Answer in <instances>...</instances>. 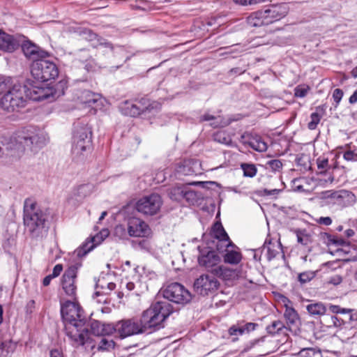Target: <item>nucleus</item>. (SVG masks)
<instances>
[{
  "label": "nucleus",
  "mask_w": 357,
  "mask_h": 357,
  "mask_svg": "<svg viewBox=\"0 0 357 357\" xmlns=\"http://www.w3.org/2000/svg\"><path fill=\"white\" fill-rule=\"evenodd\" d=\"M61 314L66 335L72 344L77 347L89 342L90 333L86 325L87 319L79 303L75 300L61 303Z\"/></svg>",
  "instance_id": "f257e3e1"
},
{
  "label": "nucleus",
  "mask_w": 357,
  "mask_h": 357,
  "mask_svg": "<svg viewBox=\"0 0 357 357\" xmlns=\"http://www.w3.org/2000/svg\"><path fill=\"white\" fill-rule=\"evenodd\" d=\"M23 222L32 238L42 239L47 235L49 226L47 210L40 207L32 198L24 200Z\"/></svg>",
  "instance_id": "f03ea898"
},
{
  "label": "nucleus",
  "mask_w": 357,
  "mask_h": 357,
  "mask_svg": "<svg viewBox=\"0 0 357 357\" xmlns=\"http://www.w3.org/2000/svg\"><path fill=\"white\" fill-rule=\"evenodd\" d=\"M173 312L172 305L167 301H158L144 310L139 322L144 333H151L163 327L165 320Z\"/></svg>",
  "instance_id": "7ed1b4c3"
},
{
  "label": "nucleus",
  "mask_w": 357,
  "mask_h": 357,
  "mask_svg": "<svg viewBox=\"0 0 357 357\" xmlns=\"http://www.w3.org/2000/svg\"><path fill=\"white\" fill-rule=\"evenodd\" d=\"M27 91L29 86L26 84H11L0 100L1 107L8 112L24 107L28 100Z\"/></svg>",
  "instance_id": "20e7f679"
},
{
  "label": "nucleus",
  "mask_w": 357,
  "mask_h": 357,
  "mask_svg": "<svg viewBox=\"0 0 357 357\" xmlns=\"http://www.w3.org/2000/svg\"><path fill=\"white\" fill-rule=\"evenodd\" d=\"M31 73L36 80L45 82L55 79L59 75V69L53 61L40 59L32 63Z\"/></svg>",
  "instance_id": "39448f33"
},
{
  "label": "nucleus",
  "mask_w": 357,
  "mask_h": 357,
  "mask_svg": "<svg viewBox=\"0 0 357 357\" xmlns=\"http://www.w3.org/2000/svg\"><path fill=\"white\" fill-rule=\"evenodd\" d=\"M92 148V131L87 126L77 128L74 133L73 154L79 157L84 152H90Z\"/></svg>",
  "instance_id": "423d86ee"
},
{
  "label": "nucleus",
  "mask_w": 357,
  "mask_h": 357,
  "mask_svg": "<svg viewBox=\"0 0 357 357\" xmlns=\"http://www.w3.org/2000/svg\"><path fill=\"white\" fill-rule=\"evenodd\" d=\"M162 205V197L157 193H152L139 199L135 208L145 216H153L160 211Z\"/></svg>",
  "instance_id": "0eeeda50"
},
{
  "label": "nucleus",
  "mask_w": 357,
  "mask_h": 357,
  "mask_svg": "<svg viewBox=\"0 0 357 357\" xmlns=\"http://www.w3.org/2000/svg\"><path fill=\"white\" fill-rule=\"evenodd\" d=\"M163 296L169 301L178 304H185L191 300V294L182 284L174 282L163 291Z\"/></svg>",
  "instance_id": "6e6552de"
},
{
  "label": "nucleus",
  "mask_w": 357,
  "mask_h": 357,
  "mask_svg": "<svg viewBox=\"0 0 357 357\" xmlns=\"http://www.w3.org/2000/svg\"><path fill=\"white\" fill-rule=\"evenodd\" d=\"M39 139L37 130L33 127L24 128L15 133V140L17 149L23 152L25 149L31 148L33 144H37Z\"/></svg>",
  "instance_id": "1a4fd4ad"
},
{
  "label": "nucleus",
  "mask_w": 357,
  "mask_h": 357,
  "mask_svg": "<svg viewBox=\"0 0 357 357\" xmlns=\"http://www.w3.org/2000/svg\"><path fill=\"white\" fill-rule=\"evenodd\" d=\"M77 275V268L69 266L64 272L61 278V286L65 294L73 300L76 299L77 286L75 280Z\"/></svg>",
  "instance_id": "9d476101"
},
{
  "label": "nucleus",
  "mask_w": 357,
  "mask_h": 357,
  "mask_svg": "<svg viewBox=\"0 0 357 357\" xmlns=\"http://www.w3.org/2000/svg\"><path fill=\"white\" fill-rule=\"evenodd\" d=\"M115 331L122 338L144 333L139 320L135 319H124L119 321Z\"/></svg>",
  "instance_id": "9b49d317"
},
{
  "label": "nucleus",
  "mask_w": 357,
  "mask_h": 357,
  "mask_svg": "<svg viewBox=\"0 0 357 357\" xmlns=\"http://www.w3.org/2000/svg\"><path fill=\"white\" fill-rule=\"evenodd\" d=\"M289 8L287 3L271 5L264 10L266 24L270 25L284 18L289 13Z\"/></svg>",
  "instance_id": "f8f14e48"
},
{
  "label": "nucleus",
  "mask_w": 357,
  "mask_h": 357,
  "mask_svg": "<svg viewBox=\"0 0 357 357\" xmlns=\"http://www.w3.org/2000/svg\"><path fill=\"white\" fill-rule=\"evenodd\" d=\"M219 284V282L215 278V276L208 274L202 275L195 282V287L202 295H208L209 293L215 292Z\"/></svg>",
  "instance_id": "ddd939ff"
},
{
  "label": "nucleus",
  "mask_w": 357,
  "mask_h": 357,
  "mask_svg": "<svg viewBox=\"0 0 357 357\" xmlns=\"http://www.w3.org/2000/svg\"><path fill=\"white\" fill-rule=\"evenodd\" d=\"M128 232L132 237H145L150 234L149 226L142 220L132 217L128 221Z\"/></svg>",
  "instance_id": "4468645a"
},
{
  "label": "nucleus",
  "mask_w": 357,
  "mask_h": 357,
  "mask_svg": "<svg viewBox=\"0 0 357 357\" xmlns=\"http://www.w3.org/2000/svg\"><path fill=\"white\" fill-rule=\"evenodd\" d=\"M224 246L225 249L222 251L224 252L222 255L224 262L233 266L240 264L243 259L240 248L232 241H229Z\"/></svg>",
  "instance_id": "2eb2a0df"
},
{
  "label": "nucleus",
  "mask_w": 357,
  "mask_h": 357,
  "mask_svg": "<svg viewBox=\"0 0 357 357\" xmlns=\"http://www.w3.org/2000/svg\"><path fill=\"white\" fill-rule=\"evenodd\" d=\"M201 165L197 159H185L178 164L176 172L178 176H193L201 174Z\"/></svg>",
  "instance_id": "dca6fc26"
},
{
  "label": "nucleus",
  "mask_w": 357,
  "mask_h": 357,
  "mask_svg": "<svg viewBox=\"0 0 357 357\" xmlns=\"http://www.w3.org/2000/svg\"><path fill=\"white\" fill-rule=\"evenodd\" d=\"M221 261L219 255L214 250L202 251L198 257V263L200 266L204 267L211 273Z\"/></svg>",
  "instance_id": "f3484780"
},
{
  "label": "nucleus",
  "mask_w": 357,
  "mask_h": 357,
  "mask_svg": "<svg viewBox=\"0 0 357 357\" xmlns=\"http://www.w3.org/2000/svg\"><path fill=\"white\" fill-rule=\"evenodd\" d=\"M79 35L86 40L91 43L93 48L103 47L109 50H113V45L107 40L99 36L89 29H83L79 31Z\"/></svg>",
  "instance_id": "a211bd4d"
},
{
  "label": "nucleus",
  "mask_w": 357,
  "mask_h": 357,
  "mask_svg": "<svg viewBox=\"0 0 357 357\" xmlns=\"http://www.w3.org/2000/svg\"><path fill=\"white\" fill-rule=\"evenodd\" d=\"M22 50L25 56L33 62L40 59H46L49 56L46 51L29 40L23 43Z\"/></svg>",
  "instance_id": "6ab92c4d"
},
{
  "label": "nucleus",
  "mask_w": 357,
  "mask_h": 357,
  "mask_svg": "<svg viewBox=\"0 0 357 357\" xmlns=\"http://www.w3.org/2000/svg\"><path fill=\"white\" fill-rule=\"evenodd\" d=\"M209 234L213 238L218 240V243L216 245V249L219 252H222V246L221 244H226L229 241H231L225 230L222 223L219 221L215 222L212 225Z\"/></svg>",
  "instance_id": "aec40b11"
},
{
  "label": "nucleus",
  "mask_w": 357,
  "mask_h": 357,
  "mask_svg": "<svg viewBox=\"0 0 357 357\" xmlns=\"http://www.w3.org/2000/svg\"><path fill=\"white\" fill-rule=\"evenodd\" d=\"M211 274L225 281H233L238 278L237 270L220 264L211 271Z\"/></svg>",
  "instance_id": "412c9836"
},
{
  "label": "nucleus",
  "mask_w": 357,
  "mask_h": 357,
  "mask_svg": "<svg viewBox=\"0 0 357 357\" xmlns=\"http://www.w3.org/2000/svg\"><path fill=\"white\" fill-rule=\"evenodd\" d=\"M141 99L134 101L126 100L121 107L122 114L126 116L136 117L143 114Z\"/></svg>",
  "instance_id": "4be33fe9"
},
{
  "label": "nucleus",
  "mask_w": 357,
  "mask_h": 357,
  "mask_svg": "<svg viewBox=\"0 0 357 357\" xmlns=\"http://www.w3.org/2000/svg\"><path fill=\"white\" fill-rule=\"evenodd\" d=\"M28 100L34 101H40L47 99L50 97L49 89L36 85H31L29 86V91H27Z\"/></svg>",
  "instance_id": "5701e85b"
},
{
  "label": "nucleus",
  "mask_w": 357,
  "mask_h": 357,
  "mask_svg": "<svg viewBox=\"0 0 357 357\" xmlns=\"http://www.w3.org/2000/svg\"><path fill=\"white\" fill-rule=\"evenodd\" d=\"M115 328L110 324H105L98 321H93L91 324V331L96 336H106L113 333Z\"/></svg>",
  "instance_id": "b1692460"
},
{
  "label": "nucleus",
  "mask_w": 357,
  "mask_h": 357,
  "mask_svg": "<svg viewBox=\"0 0 357 357\" xmlns=\"http://www.w3.org/2000/svg\"><path fill=\"white\" fill-rule=\"evenodd\" d=\"M17 46L14 37L3 31H0V50L5 52H13Z\"/></svg>",
  "instance_id": "393cba45"
},
{
  "label": "nucleus",
  "mask_w": 357,
  "mask_h": 357,
  "mask_svg": "<svg viewBox=\"0 0 357 357\" xmlns=\"http://www.w3.org/2000/svg\"><path fill=\"white\" fill-rule=\"evenodd\" d=\"M285 311L284 313V317L286 319L287 324L289 328V330H292L291 327L298 326V324L299 323V316L296 310L292 307L289 306L288 304H285Z\"/></svg>",
  "instance_id": "a878e982"
},
{
  "label": "nucleus",
  "mask_w": 357,
  "mask_h": 357,
  "mask_svg": "<svg viewBox=\"0 0 357 357\" xmlns=\"http://www.w3.org/2000/svg\"><path fill=\"white\" fill-rule=\"evenodd\" d=\"M248 23L252 27H260L267 26L266 17L262 10L252 13L248 17Z\"/></svg>",
  "instance_id": "bb28decb"
},
{
  "label": "nucleus",
  "mask_w": 357,
  "mask_h": 357,
  "mask_svg": "<svg viewBox=\"0 0 357 357\" xmlns=\"http://www.w3.org/2000/svg\"><path fill=\"white\" fill-rule=\"evenodd\" d=\"M143 114L158 112L162 107L161 104L155 100H151L146 98H142Z\"/></svg>",
  "instance_id": "cd10ccee"
},
{
  "label": "nucleus",
  "mask_w": 357,
  "mask_h": 357,
  "mask_svg": "<svg viewBox=\"0 0 357 357\" xmlns=\"http://www.w3.org/2000/svg\"><path fill=\"white\" fill-rule=\"evenodd\" d=\"M306 309L308 313L313 317L324 315L326 312L325 305L321 302L309 304Z\"/></svg>",
  "instance_id": "c85d7f7f"
},
{
  "label": "nucleus",
  "mask_w": 357,
  "mask_h": 357,
  "mask_svg": "<svg viewBox=\"0 0 357 357\" xmlns=\"http://www.w3.org/2000/svg\"><path fill=\"white\" fill-rule=\"evenodd\" d=\"M248 144L252 149L259 152L266 151L268 148L266 143L259 136L250 138Z\"/></svg>",
  "instance_id": "c756f323"
},
{
  "label": "nucleus",
  "mask_w": 357,
  "mask_h": 357,
  "mask_svg": "<svg viewBox=\"0 0 357 357\" xmlns=\"http://www.w3.org/2000/svg\"><path fill=\"white\" fill-rule=\"evenodd\" d=\"M192 195V190H186L183 186H175L171 189L170 196L172 199L180 200L183 196Z\"/></svg>",
  "instance_id": "7c9ffc66"
},
{
  "label": "nucleus",
  "mask_w": 357,
  "mask_h": 357,
  "mask_svg": "<svg viewBox=\"0 0 357 357\" xmlns=\"http://www.w3.org/2000/svg\"><path fill=\"white\" fill-rule=\"evenodd\" d=\"M295 234L297 241L303 245H307L312 241V235L306 229H296Z\"/></svg>",
  "instance_id": "2f4dec72"
},
{
  "label": "nucleus",
  "mask_w": 357,
  "mask_h": 357,
  "mask_svg": "<svg viewBox=\"0 0 357 357\" xmlns=\"http://www.w3.org/2000/svg\"><path fill=\"white\" fill-rule=\"evenodd\" d=\"M240 166L245 177L253 178L257 175L258 170L255 164L243 162Z\"/></svg>",
  "instance_id": "473e14b6"
},
{
  "label": "nucleus",
  "mask_w": 357,
  "mask_h": 357,
  "mask_svg": "<svg viewBox=\"0 0 357 357\" xmlns=\"http://www.w3.org/2000/svg\"><path fill=\"white\" fill-rule=\"evenodd\" d=\"M214 140L226 145H229L232 142L230 135L225 130H219L213 135Z\"/></svg>",
  "instance_id": "72a5a7b5"
},
{
  "label": "nucleus",
  "mask_w": 357,
  "mask_h": 357,
  "mask_svg": "<svg viewBox=\"0 0 357 357\" xmlns=\"http://www.w3.org/2000/svg\"><path fill=\"white\" fill-rule=\"evenodd\" d=\"M284 329H286V327L283 322L280 320L273 321L266 327L268 333L271 335L278 334L281 333Z\"/></svg>",
  "instance_id": "f704fd0d"
},
{
  "label": "nucleus",
  "mask_w": 357,
  "mask_h": 357,
  "mask_svg": "<svg viewBox=\"0 0 357 357\" xmlns=\"http://www.w3.org/2000/svg\"><path fill=\"white\" fill-rule=\"evenodd\" d=\"M265 168L274 173H280L282 170L283 163L279 159H273L266 162Z\"/></svg>",
  "instance_id": "c9c22d12"
},
{
  "label": "nucleus",
  "mask_w": 357,
  "mask_h": 357,
  "mask_svg": "<svg viewBox=\"0 0 357 357\" xmlns=\"http://www.w3.org/2000/svg\"><path fill=\"white\" fill-rule=\"evenodd\" d=\"M298 356L300 357H322L321 352L314 348H305L301 349Z\"/></svg>",
  "instance_id": "e433bc0d"
},
{
  "label": "nucleus",
  "mask_w": 357,
  "mask_h": 357,
  "mask_svg": "<svg viewBox=\"0 0 357 357\" xmlns=\"http://www.w3.org/2000/svg\"><path fill=\"white\" fill-rule=\"evenodd\" d=\"M310 87L307 84H299L294 90V96L296 98H304L310 91Z\"/></svg>",
  "instance_id": "4c0bfd02"
},
{
  "label": "nucleus",
  "mask_w": 357,
  "mask_h": 357,
  "mask_svg": "<svg viewBox=\"0 0 357 357\" xmlns=\"http://www.w3.org/2000/svg\"><path fill=\"white\" fill-rule=\"evenodd\" d=\"M327 236V241L328 245H334L335 246H344L346 245V248H349V246L347 245V242L342 238H339L335 236L330 235L326 234Z\"/></svg>",
  "instance_id": "58836bf2"
},
{
  "label": "nucleus",
  "mask_w": 357,
  "mask_h": 357,
  "mask_svg": "<svg viewBox=\"0 0 357 357\" xmlns=\"http://www.w3.org/2000/svg\"><path fill=\"white\" fill-rule=\"evenodd\" d=\"M13 343L11 340L0 342V357L6 356L13 349Z\"/></svg>",
  "instance_id": "ea45409f"
},
{
  "label": "nucleus",
  "mask_w": 357,
  "mask_h": 357,
  "mask_svg": "<svg viewBox=\"0 0 357 357\" xmlns=\"http://www.w3.org/2000/svg\"><path fill=\"white\" fill-rule=\"evenodd\" d=\"M115 346V342L113 340H108L106 337H102L98 344V350L106 351L113 349Z\"/></svg>",
  "instance_id": "a19ab883"
},
{
  "label": "nucleus",
  "mask_w": 357,
  "mask_h": 357,
  "mask_svg": "<svg viewBox=\"0 0 357 357\" xmlns=\"http://www.w3.org/2000/svg\"><path fill=\"white\" fill-rule=\"evenodd\" d=\"M321 119V116L318 112H312L310 114V121L307 123V128L311 130H315L317 125L319 123Z\"/></svg>",
  "instance_id": "79ce46f5"
},
{
  "label": "nucleus",
  "mask_w": 357,
  "mask_h": 357,
  "mask_svg": "<svg viewBox=\"0 0 357 357\" xmlns=\"http://www.w3.org/2000/svg\"><path fill=\"white\" fill-rule=\"evenodd\" d=\"M98 238V236H94V237L91 238V239L90 241H89V242H86L85 243H84L82 245V247L80 248V250H79V255H80V252L82 251L83 252V254H86L89 252H90L91 250H93L95 246V243H97L96 238Z\"/></svg>",
  "instance_id": "37998d69"
},
{
  "label": "nucleus",
  "mask_w": 357,
  "mask_h": 357,
  "mask_svg": "<svg viewBox=\"0 0 357 357\" xmlns=\"http://www.w3.org/2000/svg\"><path fill=\"white\" fill-rule=\"evenodd\" d=\"M349 197V191L347 190H338L335 191L333 197L334 203L342 204L344 202V199Z\"/></svg>",
  "instance_id": "c03bdc74"
},
{
  "label": "nucleus",
  "mask_w": 357,
  "mask_h": 357,
  "mask_svg": "<svg viewBox=\"0 0 357 357\" xmlns=\"http://www.w3.org/2000/svg\"><path fill=\"white\" fill-rule=\"evenodd\" d=\"M228 334L229 336L243 335H244V331L243 330L242 326H240L239 323H238L237 324H234L229 328Z\"/></svg>",
  "instance_id": "a18cd8bd"
},
{
  "label": "nucleus",
  "mask_w": 357,
  "mask_h": 357,
  "mask_svg": "<svg viewBox=\"0 0 357 357\" xmlns=\"http://www.w3.org/2000/svg\"><path fill=\"white\" fill-rule=\"evenodd\" d=\"M256 344H259L261 347H265V354H270L273 351V349L268 346V342L266 341V337H263L260 339L255 340L253 342H252V346H255Z\"/></svg>",
  "instance_id": "49530a36"
},
{
  "label": "nucleus",
  "mask_w": 357,
  "mask_h": 357,
  "mask_svg": "<svg viewBox=\"0 0 357 357\" xmlns=\"http://www.w3.org/2000/svg\"><path fill=\"white\" fill-rule=\"evenodd\" d=\"M314 276L315 274L314 272L305 271L301 273L298 276V279L301 284H305L306 282H310L312 279L314 278Z\"/></svg>",
  "instance_id": "de8ad7c7"
},
{
  "label": "nucleus",
  "mask_w": 357,
  "mask_h": 357,
  "mask_svg": "<svg viewBox=\"0 0 357 357\" xmlns=\"http://www.w3.org/2000/svg\"><path fill=\"white\" fill-rule=\"evenodd\" d=\"M93 97H94V93H93L91 91H84L82 93L80 98H81V101L83 103L91 104V102H96V100H95V98Z\"/></svg>",
  "instance_id": "09e8293b"
},
{
  "label": "nucleus",
  "mask_w": 357,
  "mask_h": 357,
  "mask_svg": "<svg viewBox=\"0 0 357 357\" xmlns=\"http://www.w3.org/2000/svg\"><path fill=\"white\" fill-rule=\"evenodd\" d=\"M318 169L320 174L324 173L329 166L328 159L326 158L319 157L317 160Z\"/></svg>",
  "instance_id": "8fccbe9b"
},
{
  "label": "nucleus",
  "mask_w": 357,
  "mask_h": 357,
  "mask_svg": "<svg viewBox=\"0 0 357 357\" xmlns=\"http://www.w3.org/2000/svg\"><path fill=\"white\" fill-rule=\"evenodd\" d=\"M347 321L344 320L342 318L339 317L336 315H331L330 318V325L329 326L334 327H342L344 325Z\"/></svg>",
  "instance_id": "3c124183"
},
{
  "label": "nucleus",
  "mask_w": 357,
  "mask_h": 357,
  "mask_svg": "<svg viewBox=\"0 0 357 357\" xmlns=\"http://www.w3.org/2000/svg\"><path fill=\"white\" fill-rule=\"evenodd\" d=\"M259 326V324L253 322H247L242 326L244 334H249L255 331Z\"/></svg>",
  "instance_id": "603ef678"
},
{
  "label": "nucleus",
  "mask_w": 357,
  "mask_h": 357,
  "mask_svg": "<svg viewBox=\"0 0 357 357\" xmlns=\"http://www.w3.org/2000/svg\"><path fill=\"white\" fill-rule=\"evenodd\" d=\"M343 91L340 89H335L333 92V98L335 102L336 105H339L342 97H343Z\"/></svg>",
  "instance_id": "864d4df0"
},
{
  "label": "nucleus",
  "mask_w": 357,
  "mask_h": 357,
  "mask_svg": "<svg viewBox=\"0 0 357 357\" xmlns=\"http://www.w3.org/2000/svg\"><path fill=\"white\" fill-rule=\"evenodd\" d=\"M344 314L349 315V322L357 321V311L356 310L347 308Z\"/></svg>",
  "instance_id": "5fc2aeb1"
},
{
  "label": "nucleus",
  "mask_w": 357,
  "mask_h": 357,
  "mask_svg": "<svg viewBox=\"0 0 357 357\" xmlns=\"http://www.w3.org/2000/svg\"><path fill=\"white\" fill-rule=\"evenodd\" d=\"M343 158L347 161H357V154L352 151H347L344 153Z\"/></svg>",
  "instance_id": "6e6d98bb"
},
{
  "label": "nucleus",
  "mask_w": 357,
  "mask_h": 357,
  "mask_svg": "<svg viewBox=\"0 0 357 357\" xmlns=\"http://www.w3.org/2000/svg\"><path fill=\"white\" fill-rule=\"evenodd\" d=\"M10 84H11L9 83V80L0 77V94L3 92L6 93Z\"/></svg>",
  "instance_id": "4d7b16f0"
},
{
  "label": "nucleus",
  "mask_w": 357,
  "mask_h": 357,
  "mask_svg": "<svg viewBox=\"0 0 357 357\" xmlns=\"http://www.w3.org/2000/svg\"><path fill=\"white\" fill-rule=\"evenodd\" d=\"M101 288L103 289L102 294H109L112 291H113L116 288V284L114 282H108L107 283V287H105L103 284H101Z\"/></svg>",
  "instance_id": "13d9d810"
},
{
  "label": "nucleus",
  "mask_w": 357,
  "mask_h": 357,
  "mask_svg": "<svg viewBox=\"0 0 357 357\" xmlns=\"http://www.w3.org/2000/svg\"><path fill=\"white\" fill-rule=\"evenodd\" d=\"M346 309L336 305H331L329 307L330 311L334 314H344Z\"/></svg>",
  "instance_id": "bf43d9fd"
},
{
  "label": "nucleus",
  "mask_w": 357,
  "mask_h": 357,
  "mask_svg": "<svg viewBox=\"0 0 357 357\" xmlns=\"http://www.w3.org/2000/svg\"><path fill=\"white\" fill-rule=\"evenodd\" d=\"M63 271V265L58 264L54 266L52 273L50 274L54 278L58 277Z\"/></svg>",
  "instance_id": "052dcab7"
},
{
  "label": "nucleus",
  "mask_w": 357,
  "mask_h": 357,
  "mask_svg": "<svg viewBox=\"0 0 357 357\" xmlns=\"http://www.w3.org/2000/svg\"><path fill=\"white\" fill-rule=\"evenodd\" d=\"M317 222L320 225L328 226L332 224V219L330 217H321L317 220Z\"/></svg>",
  "instance_id": "680f3d73"
},
{
  "label": "nucleus",
  "mask_w": 357,
  "mask_h": 357,
  "mask_svg": "<svg viewBox=\"0 0 357 357\" xmlns=\"http://www.w3.org/2000/svg\"><path fill=\"white\" fill-rule=\"evenodd\" d=\"M278 252L271 246L267 247V259L271 260L276 257Z\"/></svg>",
  "instance_id": "e2e57ef3"
},
{
  "label": "nucleus",
  "mask_w": 357,
  "mask_h": 357,
  "mask_svg": "<svg viewBox=\"0 0 357 357\" xmlns=\"http://www.w3.org/2000/svg\"><path fill=\"white\" fill-rule=\"evenodd\" d=\"M233 2L236 4L241 6H248L255 4V0H233Z\"/></svg>",
  "instance_id": "0e129e2a"
},
{
  "label": "nucleus",
  "mask_w": 357,
  "mask_h": 357,
  "mask_svg": "<svg viewBox=\"0 0 357 357\" xmlns=\"http://www.w3.org/2000/svg\"><path fill=\"white\" fill-rule=\"evenodd\" d=\"M335 190H326L323 191L320 193V197L321 199H332L333 197Z\"/></svg>",
  "instance_id": "69168bd1"
},
{
  "label": "nucleus",
  "mask_w": 357,
  "mask_h": 357,
  "mask_svg": "<svg viewBox=\"0 0 357 357\" xmlns=\"http://www.w3.org/2000/svg\"><path fill=\"white\" fill-rule=\"evenodd\" d=\"M342 278L340 275H336L332 276L329 280V283L337 285L342 282Z\"/></svg>",
  "instance_id": "338daca9"
},
{
  "label": "nucleus",
  "mask_w": 357,
  "mask_h": 357,
  "mask_svg": "<svg viewBox=\"0 0 357 357\" xmlns=\"http://www.w3.org/2000/svg\"><path fill=\"white\" fill-rule=\"evenodd\" d=\"M50 357H63V354L61 349H54L50 351Z\"/></svg>",
  "instance_id": "774afa93"
}]
</instances>
